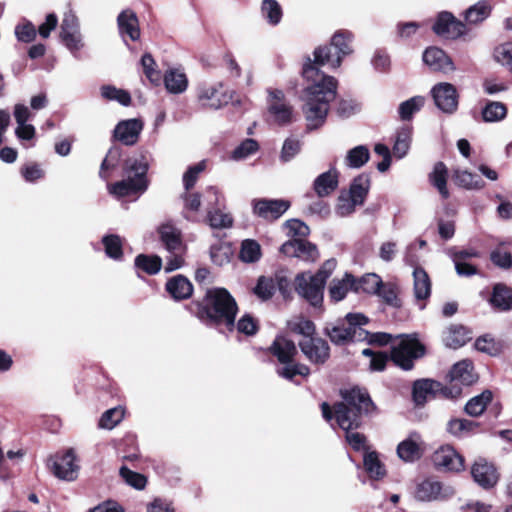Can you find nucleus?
Listing matches in <instances>:
<instances>
[{"mask_svg":"<svg viewBox=\"0 0 512 512\" xmlns=\"http://www.w3.org/2000/svg\"><path fill=\"white\" fill-rule=\"evenodd\" d=\"M232 250L227 243H216L210 248V257L212 262L217 266H223L230 261Z\"/></svg>","mask_w":512,"mask_h":512,"instance_id":"obj_49","label":"nucleus"},{"mask_svg":"<svg viewBox=\"0 0 512 512\" xmlns=\"http://www.w3.org/2000/svg\"><path fill=\"white\" fill-rule=\"evenodd\" d=\"M381 278L374 274H367L360 280H355V292H365L369 294H377L382 284Z\"/></svg>","mask_w":512,"mask_h":512,"instance_id":"obj_47","label":"nucleus"},{"mask_svg":"<svg viewBox=\"0 0 512 512\" xmlns=\"http://www.w3.org/2000/svg\"><path fill=\"white\" fill-rule=\"evenodd\" d=\"M454 493L452 487L443 486L439 481L433 479H426L418 485L416 497L421 501H436L447 499Z\"/></svg>","mask_w":512,"mask_h":512,"instance_id":"obj_19","label":"nucleus"},{"mask_svg":"<svg viewBox=\"0 0 512 512\" xmlns=\"http://www.w3.org/2000/svg\"><path fill=\"white\" fill-rule=\"evenodd\" d=\"M461 388L453 385L452 388L443 386L440 382L422 379L417 380L413 385L412 395L416 405H424L430 397L441 394L446 398H456L461 394Z\"/></svg>","mask_w":512,"mask_h":512,"instance_id":"obj_11","label":"nucleus"},{"mask_svg":"<svg viewBox=\"0 0 512 512\" xmlns=\"http://www.w3.org/2000/svg\"><path fill=\"white\" fill-rule=\"evenodd\" d=\"M425 353L424 346L413 336H401L399 342L392 347L391 360L404 370L413 368L414 360Z\"/></svg>","mask_w":512,"mask_h":512,"instance_id":"obj_8","label":"nucleus"},{"mask_svg":"<svg viewBox=\"0 0 512 512\" xmlns=\"http://www.w3.org/2000/svg\"><path fill=\"white\" fill-rule=\"evenodd\" d=\"M237 311L236 301L231 294L224 288H214L207 291L199 315L207 325L224 326L228 331H233Z\"/></svg>","mask_w":512,"mask_h":512,"instance_id":"obj_3","label":"nucleus"},{"mask_svg":"<svg viewBox=\"0 0 512 512\" xmlns=\"http://www.w3.org/2000/svg\"><path fill=\"white\" fill-rule=\"evenodd\" d=\"M341 394L343 401L334 405L336 423L346 432V441L355 451H365L366 437L352 430L361 426L363 416L370 415L375 405L369 394L360 388L345 390Z\"/></svg>","mask_w":512,"mask_h":512,"instance_id":"obj_2","label":"nucleus"},{"mask_svg":"<svg viewBox=\"0 0 512 512\" xmlns=\"http://www.w3.org/2000/svg\"><path fill=\"white\" fill-rule=\"evenodd\" d=\"M58 24V18L56 14L50 13L46 16L45 21L36 30L35 25L27 20L22 19L15 27L14 32H52L55 30Z\"/></svg>","mask_w":512,"mask_h":512,"instance_id":"obj_35","label":"nucleus"},{"mask_svg":"<svg viewBox=\"0 0 512 512\" xmlns=\"http://www.w3.org/2000/svg\"><path fill=\"white\" fill-rule=\"evenodd\" d=\"M141 65L143 68V73L146 76V78L153 85H160L163 76L160 70L157 69L156 62L150 54L147 53L142 56Z\"/></svg>","mask_w":512,"mask_h":512,"instance_id":"obj_48","label":"nucleus"},{"mask_svg":"<svg viewBox=\"0 0 512 512\" xmlns=\"http://www.w3.org/2000/svg\"><path fill=\"white\" fill-rule=\"evenodd\" d=\"M160 239L165 249L169 252L166 258L165 272H172L182 267L184 259V245L182 243L180 232L174 226L166 224L159 229Z\"/></svg>","mask_w":512,"mask_h":512,"instance_id":"obj_7","label":"nucleus"},{"mask_svg":"<svg viewBox=\"0 0 512 512\" xmlns=\"http://www.w3.org/2000/svg\"><path fill=\"white\" fill-rule=\"evenodd\" d=\"M102 244L107 257L120 261L123 258V240L119 235L109 234L102 238Z\"/></svg>","mask_w":512,"mask_h":512,"instance_id":"obj_39","label":"nucleus"},{"mask_svg":"<svg viewBox=\"0 0 512 512\" xmlns=\"http://www.w3.org/2000/svg\"><path fill=\"white\" fill-rule=\"evenodd\" d=\"M239 258L245 263H255L261 258V247L252 239L242 241Z\"/></svg>","mask_w":512,"mask_h":512,"instance_id":"obj_46","label":"nucleus"},{"mask_svg":"<svg viewBox=\"0 0 512 512\" xmlns=\"http://www.w3.org/2000/svg\"><path fill=\"white\" fill-rule=\"evenodd\" d=\"M121 158V151L119 148H111L109 149L108 153L106 154V157L101 163L99 175L103 179H107L106 171L109 169L115 168Z\"/></svg>","mask_w":512,"mask_h":512,"instance_id":"obj_64","label":"nucleus"},{"mask_svg":"<svg viewBox=\"0 0 512 512\" xmlns=\"http://www.w3.org/2000/svg\"><path fill=\"white\" fill-rule=\"evenodd\" d=\"M433 462L438 468L459 472L464 468V459L451 446H443L433 454Z\"/></svg>","mask_w":512,"mask_h":512,"instance_id":"obj_21","label":"nucleus"},{"mask_svg":"<svg viewBox=\"0 0 512 512\" xmlns=\"http://www.w3.org/2000/svg\"><path fill=\"white\" fill-rule=\"evenodd\" d=\"M478 424L468 419H451L447 424V430L454 436L462 437L473 431Z\"/></svg>","mask_w":512,"mask_h":512,"instance_id":"obj_51","label":"nucleus"},{"mask_svg":"<svg viewBox=\"0 0 512 512\" xmlns=\"http://www.w3.org/2000/svg\"><path fill=\"white\" fill-rule=\"evenodd\" d=\"M299 347L305 357L314 364L325 363L330 356L328 343L317 337H306L299 341Z\"/></svg>","mask_w":512,"mask_h":512,"instance_id":"obj_17","label":"nucleus"},{"mask_svg":"<svg viewBox=\"0 0 512 512\" xmlns=\"http://www.w3.org/2000/svg\"><path fill=\"white\" fill-rule=\"evenodd\" d=\"M411 135L412 132L409 127H402L397 131L393 145V154L398 159H402L407 155L410 148Z\"/></svg>","mask_w":512,"mask_h":512,"instance_id":"obj_41","label":"nucleus"},{"mask_svg":"<svg viewBox=\"0 0 512 512\" xmlns=\"http://www.w3.org/2000/svg\"><path fill=\"white\" fill-rule=\"evenodd\" d=\"M436 106L445 113H453L458 107L456 88L450 83H439L432 89Z\"/></svg>","mask_w":512,"mask_h":512,"instance_id":"obj_18","label":"nucleus"},{"mask_svg":"<svg viewBox=\"0 0 512 512\" xmlns=\"http://www.w3.org/2000/svg\"><path fill=\"white\" fill-rule=\"evenodd\" d=\"M253 213L267 221L280 218L290 207V202L284 199H254Z\"/></svg>","mask_w":512,"mask_h":512,"instance_id":"obj_15","label":"nucleus"},{"mask_svg":"<svg viewBox=\"0 0 512 512\" xmlns=\"http://www.w3.org/2000/svg\"><path fill=\"white\" fill-rule=\"evenodd\" d=\"M492 400V393L489 390L471 398L465 405V412L472 416H480L486 409L488 403Z\"/></svg>","mask_w":512,"mask_h":512,"instance_id":"obj_38","label":"nucleus"},{"mask_svg":"<svg viewBox=\"0 0 512 512\" xmlns=\"http://www.w3.org/2000/svg\"><path fill=\"white\" fill-rule=\"evenodd\" d=\"M447 177L448 171L443 162L436 163L429 175L431 184L438 190L443 199H447L450 195L447 189Z\"/></svg>","mask_w":512,"mask_h":512,"instance_id":"obj_34","label":"nucleus"},{"mask_svg":"<svg viewBox=\"0 0 512 512\" xmlns=\"http://www.w3.org/2000/svg\"><path fill=\"white\" fill-rule=\"evenodd\" d=\"M221 194L216 187L210 186L205 191V200L208 204L207 220L214 229L230 228L233 225V218L230 214L224 213L221 209Z\"/></svg>","mask_w":512,"mask_h":512,"instance_id":"obj_12","label":"nucleus"},{"mask_svg":"<svg viewBox=\"0 0 512 512\" xmlns=\"http://www.w3.org/2000/svg\"><path fill=\"white\" fill-rule=\"evenodd\" d=\"M364 467L369 477L372 479H381L385 476L386 470L375 451L367 452L364 455Z\"/></svg>","mask_w":512,"mask_h":512,"instance_id":"obj_40","label":"nucleus"},{"mask_svg":"<svg viewBox=\"0 0 512 512\" xmlns=\"http://www.w3.org/2000/svg\"><path fill=\"white\" fill-rule=\"evenodd\" d=\"M101 95L103 98L110 101H117L123 106H128L131 102V96L126 90L111 85L102 86Z\"/></svg>","mask_w":512,"mask_h":512,"instance_id":"obj_50","label":"nucleus"},{"mask_svg":"<svg viewBox=\"0 0 512 512\" xmlns=\"http://www.w3.org/2000/svg\"><path fill=\"white\" fill-rule=\"evenodd\" d=\"M301 150V142L295 137H288L282 146L280 160L282 162L291 161Z\"/></svg>","mask_w":512,"mask_h":512,"instance_id":"obj_58","label":"nucleus"},{"mask_svg":"<svg viewBox=\"0 0 512 512\" xmlns=\"http://www.w3.org/2000/svg\"><path fill=\"white\" fill-rule=\"evenodd\" d=\"M349 289L355 291V279L351 274H345L342 280H333L329 294L333 301L338 302L345 298Z\"/></svg>","mask_w":512,"mask_h":512,"instance_id":"obj_37","label":"nucleus"},{"mask_svg":"<svg viewBox=\"0 0 512 512\" xmlns=\"http://www.w3.org/2000/svg\"><path fill=\"white\" fill-rule=\"evenodd\" d=\"M449 377L451 380L449 388H452L453 385L461 388L459 384L468 386L477 380V376L473 372V365L469 360H462L456 363L452 367Z\"/></svg>","mask_w":512,"mask_h":512,"instance_id":"obj_25","label":"nucleus"},{"mask_svg":"<svg viewBox=\"0 0 512 512\" xmlns=\"http://www.w3.org/2000/svg\"><path fill=\"white\" fill-rule=\"evenodd\" d=\"M269 350L280 363L285 364L284 367L277 370L278 375L292 380L297 375L295 363H292L297 354L295 343L283 336H278L273 341Z\"/></svg>","mask_w":512,"mask_h":512,"instance_id":"obj_9","label":"nucleus"},{"mask_svg":"<svg viewBox=\"0 0 512 512\" xmlns=\"http://www.w3.org/2000/svg\"><path fill=\"white\" fill-rule=\"evenodd\" d=\"M336 265V260L331 258L325 261L314 275L306 272L298 274L295 278L296 292L312 306H320L323 301V290L326 280L332 274Z\"/></svg>","mask_w":512,"mask_h":512,"instance_id":"obj_5","label":"nucleus"},{"mask_svg":"<svg viewBox=\"0 0 512 512\" xmlns=\"http://www.w3.org/2000/svg\"><path fill=\"white\" fill-rule=\"evenodd\" d=\"M423 61L434 71L448 73L455 70L451 58L437 47L427 48L423 53Z\"/></svg>","mask_w":512,"mask_h":512,"instance_id":"obj_23","label":"nucleus"},{"mask_svg":"<svg viewBox=\"0 0 512 512\" xmlns=\"http://www.w3.org/2000/svg\"><path fill=\"white\" fill-rule=\"evenodd\" d=\"M377 295L380 296L383 301L390 306H401V302L398 298V289L394 284L382 283Z\"/></svg>","mask_w":512,"mask_h":512,"instance_id":"obj_59","label":"nucleus"},{"mask_svg":"<svg viewBox=\"0 0 512 512\" xmlns=\"http://www.w3.org/2000/svg\"><path fill=\"white\" fill-rule=\"evenodd\" d=\"M47 467L60 480L74 481L78 476L79 466L73 448L58 452L47 459Z\"/></svg>","mask_w":512,"mask_h":512,"instance_id":"obj_10","label":"nucleus"},{"mask_svg":"<svg viewBox=\"0 0 512 512\" xmlns=\"http://www.w3.org/2000/svg\"><path fill=\"white\" fill-rule=\"evenodd\" d=\"M413 290L416 300H426L431 295V281L427 272L421 268L416 267L413 271Z\"/></svg>","mask_w":512,"mask_h":512,"instance_id":"obj_31","label":"nucleus"},{"mask_svg":"<svg viewBox=\"0 0 512 512\" xmlns=\"http://www.w3.org/2000/svg\"><path fill=\"white\" fill-rule=\"evenodd\" d=\"M280 252L287 257H295L305 262H315L319 258L317 246L300 238L283 243Z\"/></svg>","mask_w":512,"mask_h":512,"instance_id":"obj_14","label":"nucleus"},{"mask_svg":"<svg viewBox=\"0 0 512 512\" xmlns=\"http://www.w3.org/2000/svg\"><path fill=\"white\" fill-rule=\"evenodd\" d=\"M496 62L506 66L512 73V42H507L498 45L493 53Z\"/></svg>","mask_w":512,"mask_h":512,"instance_id":"obj_57","label":"nucleus"},{"mask_svg":"<svg viewBox=\"0 0 512 512\" xmlns=\"http://www.w3.org/2000/svg\"><path fill=\"white\" fill-rule=\"evenodd\" d=\"M482 119L487 123L502 121L507 116V107L498 101H489L481 110Z\"/></svg>","mask_w":512,"mask_h":512,"instance_id":"obj_36","label":"nucleus"},{"mask_svg":"<svg viewBox=\"0 0 512 512\" xmlns=\"http://www.w3.org/2000/svg\"><path fill=\"white\" fill-rule=\"evenodd\" d=\"M222 83L202 84L198 87L197 97L203 107L219 109L226 105L231 97L222 91Z\"/></svg>","mask_w":512,"mask_h":512,"instance_id":"obj_16","label":"nucleus"},{"mask_svg":"<svg viewBox=\"0 0 512 512\" xmlns=\"http://www.w3.org/2000/svg\"><path fill=\"white\" fill-rule=\"evenodd\" d=\"M261 13L272 24L279 23L282 17V9L276 0H263Z\"/></svg>","mask_w":512,"mask_h":512,"instance_id":"obj_53","label":"nucleus"},{"mask_svg":"<svg viewBox=\"0 0 512 512\" xmlns=\"http://www.w3.org/2000/svg\"><path fill=\"white\" fill-rule=\"evenodd\" d=\"M289 329L303 338L313 337L315 333V325L311 320L305 318H297L288 322Z\"/></svg>","mask_w":512,"mask_h":512,"instance_id":"obj_54","label":"nucleus"},{"mask_svg":"<svg viewBox=\"0 0 512 512\" xmlns=\"http://www.w3.org/2000/svg\"><path fill=\"white\" fill-rule=\"evenodd\" d=\"M268 112L274 122L279 125H287L293 120V108L289 105L282 90H268Z\"/></svg>","mask_w":512,"mask_h":512,"instance_id":"obj_13","label":"nucleus"},{"mask_svg":"<svg viewBox=\"0 0 512 512\" xmlns=\"http://www.w3.org/2000/svg\"><path fill=\"white\" fill-rule=\"evenodd\" d=\"M205 161H201L195 165L190 166L183 175V184L186 191L194 187L198 180L200 173L205 170Z\"/></svg>","mask_w":512,"mask_h":512,"instance_id":"obj_63","label":"nucleus"},{"mask_svg":"<svg viewBox=\"0 0 512 512\" xmlns=\"http://www.w3.org/2000/svg\"><path fill=\"white\" fill-rule=\"evenodd\" d=\"M148 169V155L141 153L128 157L123 164V179L109 184V193L116 198L144 193L149 185L147 178Z\"/></svg>","mask_w":512,"mask_h":512,"instance_id":"obj_4","label":"nucleus"},{"mask_svg":"<svg viewBox=\"0 0 512 512\" xmlns=\"http://www.w3.org/2000/svg\"><path fill=\"white\" fill-rule=\"evenodd\" d=\"M491 11L492 6L488 0L478 1L464 11L463 16L465 26L483 22L489 17Z\"/></svg>","mask_w":512,"mask_h":512,"instance_id":"obj_29","label":"nucleus"},{"mask_svg":"<svg viewBox=\"0 0 512 512\" xmlns=\"http://www.w3.org/2000/svg\"><path fill=\"white\" fill-rule=\"evenodd\" d=\"M424 449V441L418 432H411L401 441L396 449L398 457L404 462L412 463L421 458Z\"/></svg>","mask_w":512,"mask_h":512,"instance_id":"obj_20","label":"nucleus"},{"mask_svg":"<svg viewBox=\"0 0 512 512\" xmlns=\"http://www.w3.org/2000/svg\"><path fill=\"white\" fill-rule=\"evenodd\" d=\"M424 105V98L421 96L412 97L404 102H402L399 106V115L403 120H409L412 115L419 111L420 108Z\"/></svg>","mask_w":512,"mask_h":512,"instance_id":"obj_55","label":"nucleus"},{"mask_svg":"<svg viewBox=\"0 0 512 512\" xmlns=\"http://www.w3.org/2000/svg\"><path fill=\"white\" fill-rule=\"evenodd\" d=\"M369 158V149L364 145H359L347 152L345 163L350 168H361L368 162Z\"/></svg>","mask_w":512,"mask_h":512,"instance_id":"obj_43","label":"nucleus"},{"mask_svg":"<svg viewBox=\"0 0 512 512\" xmlns=\"http://www.w3.org/2000/svg\"><path fill=\"white\" fill-rule=\"evenodd\" d=\"M338 186V172L335 168L320 174L313 183L315 193L319 197L331 194Z\"/></svg>","mask_w":512,"mask_h":512,"instance_id":"obj_28","label":"nucleus"},{"mask_svg":"<svg viewBox=\"0 0 512 512\" xmlns=\"http://www.w3.org/2000/svg\"><path fill=\"white\" fill-rule=\"evenodd\" d=\"M275 292V282L272 278L261 276L254 288V293L262 300L270 299Z\"/></svg>","mask_w":512,"mask_h":512,"instance_id":"obj_62","label":"nucleus"},{"mask_svg":"<svg viewBox=\"0 0 512 512\" xmlns=\"http://www.w3.org/2000/svg\"><path fill=\"white\" fill-rule=\"evenodd\" d=\"M471 474L474 481L481 487L488 489L498 481V474L495 467L484 459L475 461Z\"/></svg>","mask_w":512,"mask_h":512,"instance_id":"obj_22","label":"nucleus"},{"mask_svg":"<svg viewBox=\"0 0 512 512\" xmlns=\"http://www.w3.org/2000/svg\"><path fill=\"white\" fill-rule=\"evenodd\" d=\"M117 22L120 32H139L138 18L131 10L122 11Z\"/></svg>","mask_w":512,"mask_h":512,"instance_id":"obj_52","label":"nucleus"},{"mask_svg":"<svg viewBox=\"0 0 512 512\" xmlns=\"http://www.w3.org/2000/svg\"><path fill=\"white\" fill-rule=\"evenodd\" d=\"M471 332L463 325H451L447 328L443 335L445 346L458 349L471 340Z\"/></svg>","mask_w":512,"mask_h":512,"instance_id":"obj_27","label":"nucleus"},{"mask_svg":"<svg viewBox=\"0 0 512 512\" xmlns=\"http://www.w3.org/2000/svg\"><path fill=\"white\" fill-rule=\"evenodd\" d=\"M370 187V178L366 174H361L354 178L349 194L352 198L355 199V202H358L360 204L364 203V200L367 196V193L369 191Z\"/></svg>","mask_w":512,"mask_h":512,"instance_id":"obj_42","label":"nucleus"},{"mask_svg":"<svg viewBox=\"0 0 512 512\" xmlns=\"http://www.w3.org/2000/svg\"><path fill=\"white\" fill-rule=\"evenodd\" d=\"M143 129V123L138 119L121 121L114 129V136L125 145H134Z\"/></svg>","mask_w":512,"mask_h":512,"instance_id":"obj_24","label":"nucleus"},{"mask_svg":"<svg viewBox=\"0 0 512 512\" xmlns=\"http://www.w3.org/2000/svg\"><path fill=\"white\" fill-rule=\"evenodd\" d=\"M368 323V318L360 313H349L346 322L326 328L330 340L336 345H345L348 342H362L369 336V332L363 329Z\"/></svg>","mask_w":512,"mask_h":512,"instance_id":"obj_6","label":"nucleus"},{"mask_svg":"<svg viewBox=\"0 0 512 512\" xmlns=\"http://www.w3.org/2000/svg\"><path fill=\"white\" fill-rule=\"evenodd\" d=\"M450 28L455 32H462L465 29V23L458 20L451 12H440L432 27V32H448Z\"/></svg>","mask_w":512,"mask_h":512,"instance_id":"obj_33","label":"nucleus"},{"mask_svg":"<svg viewBox=\"0 0 512 512\" xmlns=\"http://www.w3.org/2000/svg\"><path fill=\"white\" fill-rule=\"evenodd\" d=\"M119 472L120 476L129 486L137 490H142L145 488L147 479L144 475L134 472L126 466H122Z\"/></svg>","mask_w":512,"mask_h":512,"instance_id":"obj_56","label":"nucleus"},{"mask_svg":"<svg viewBox=\"0 0 512 512\" xmlns=\"http://www.w3.org/2000/svg\"><path fill=\"white\" fill-rule=\"evenodd\" d=\"M491 305L500 311L512 309V289L505 284L498 283L493 287L490 298Z\"/></svg>","mask_w":512,"mask_h":512,"instance_id":"obj_32","label":"nucleus"},{"mask_svg":"<svg viewBox=\"0 0 512 512\" xmlns=\"http://www.w3.org/2000/svg\"><path fill=\"white\" fill-rule=\"evenodd\" d=\"M166 290L175 300H182L191 296L193 287L187 278L177 275L166 283Z\"/></svg>","mask_w":512,"mask_h":512,"instance_id":"obj_30","label":"nucleus"},{"mask_svg":"<svg viewBox=\"0 0 512 512\" xmlns=\"http://www.w3.org/2000/svg\"><path fill=\"white\" fill-rule=\"evenodd\" d=\"M135 267L149 275H154L160 271L162 259L156 255L140 254L135 258Z\"/></svg>","mask_w":512,"mask_h":512,"instance_id":"obj_45","label":"nucleus"},{"mask_svg":"<svg viewBox=\"0 0 512 512\" xmlns=\"http://www.w3.org/2000/svg\"><path fill=\"white\" fill-rule=\"evenodd\" d=\"M165 88L171 94H181L187 90L186 74L178 68L168 69L162 77Z\"/></svg>","mask_w":512,"mask_h":512,"instance_id":"obj_26","label":"nucleus"},{"mask_svg":"<svg viewBox=\"0 0 512 512\" xmlns=\"http://www.w3.org/2000/svg\"><path fill=\"white\" fill-rule=\"evenodd\" d=\"M259 149V145L254 139H246L232 152V159L238 161L254 154Z\"/></svg>","mask_w":512,"mask_h":512,"instance_id":"obj_61","label":"nucleus"},{"mask_svg":"<svg viewBox=\"0 0 512 512\" xmlns=\"http://www.w3.org/2000/svg\"><path fill=\"white\" fill-rule=\"evenodd\" d=\"M455 183L466 189H481L484 186L483 179L467 170H457L454 174Z\"/></svg>","mask_w":512,"mask_h":512,"instance_id":"obj_44","label":"nucleus"},{"mask_svg":"<svg viewBox=\"0 0 512 512\" xmlns=\"http://www.w3.org/2000/svg\"><path fill=\"white\" fill-rule=\"evenodd\" d=\"M124 417L122 408H111L104 412L99 421V426L104 429L114 428Z\"/></svg>","mask_w":512,"mask_h":512,"instance_id":"obj_60","label":"nucleus"},{"mask_svg":"<svg viewBox=\"0 0 512 512\" xmlns=\"http://www.w3.org/2000/svg\"><path fill=\"white\" fill-rule=\"evenodd\" d=\"M352 34H333L329 45L320 46L314 51V62L310 59L303 66V77L311 82L302 95V112L309 130L317 129L326 120L329 103L336 98L337 81L322 73L318 65L338 68L342 58L353 52Z\"/></svg>","mask_w":512,"mask_h":512,"instance_id":"obj_1","label":"nucleus"}]
</instances>
